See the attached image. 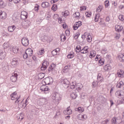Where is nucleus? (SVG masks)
<instances>
[{"label":"nucleus","instance_id":"obj_1","mask_svg":"<svg viewBox=\"0 0 124 124\" xmlns=\"http://www.w3.org/2000/svg\"><path fill=\"white\" fill-rule=\"evenodd\" d=\"M52 99L55 100L56 102L61 101L62 100V95L58 93H54L51 94Z\"/></svg>","mask_w":124,"mask_h":124},{"label":"nucleus","instance_id":"obj_2","mask_svg":"<svg viewBox=\"0 0 124 124\" xmlns=\"http://www.w3.org/2000/svg\"><path fill=\"white\" fill-rule=\"evenodd\" d=\"M20 73L18 72L17 71H15L13 74L12 76L10 78L12 82H16L17 81V79L18 78V76H19Z\"/></svg>","mask_w":124,"mask_h":124},{"label":"nucleus","instance_id":"obj_3","mask_svg":"<svg viewBox=\"0 0 124 124\" xmlns=\"http://www.w3.org/2000/svg\"><path fill=\"white\" fill-rule=\"evenodd\" d=\"M47 66H49V62L46 60H44L41 67V70H42V71H45V70L47 69Z\"/></svg>","mask_w":124,"mask_h":124},{"label":"nucleus","instance_id":"obj_4","mask_svg":"<svg viewBox=\"0 0 124 124\" xmlns=\"http://www.w3.org/2000/svg\"><path fill=\"white\" fill-rule=\"evenodd\" d=\"M11 63L14 67L18 66V65H19V58L17 57L13 58Z\"/></svg>","mask_w":124,"mask_h":124},{"label":"nucleus","instance_id":"obj_5","mask_svg":"<svg viewBox=\"0 0 124 124\" xmlns=\"http://www.w3.org/2000/svg\"><path fill=\"white\" fill-rule=\"evenodd\" d=\"M54 82V79L51 77H47L45 78L44 83L45 85H51Z\"/></svg>","mask_w":124,"mask_h":124},{"label":"nucleus","instance_id":"obj_6","mask_svg":"<svg viewBox=\"0 0 124 124\" xmlns=\"http://www.w3.org/2000/svg\"><path fill=\"white\" fill-rule=\"evenodd\" d=\"M21 43L23 46H25V47L29 46V39L26 37L22 38L21 39Z\"/></svg>","mask_w":124,"mask_h":124},{"label":"nucleus","instance_id":"obj_7","mask_svg":"<svg viewBox=\"0 0 124 124\" xmlns=\"http://www.w3.org/2000/svg\"><path fill=\"white\" fill-rule=\"evenodd\" d=\"M61 83L63 85V86H69L70 84L69 80L67 79V78H61Z\"/></svg>","mask_w":124,"mask_h":124},{"label":"nucleus","instance_id":"obj_8","mask_svg":"<svg viewBox=\"0 0 124 124\" xmlns=\"http://www.w3.org/2000/svg\"><path fill=\"white\" fill-rule=\"evenodd\" d=\"M16 92H14L12 94H11L10 96L11 97L12 100H15L16 99L15 102L16 103H19V98H17V95H16Z\"/></svg>","mask_w":124,"mask_h":124},{"label":"nucleus","instance_id":"obj_9","mask_svg":"<svg viewBox=\"0 0 124 124\" xmlns=\"http://www.w3.org/2000/svg\"><path fill=\"white\" fill-rule=\"evenodd\" d=\"M40 90L42 92H44L45 93H48V92H49V88L46 84L42 85Z\"/></svg>","mask_w":124,"mask_h":124},{"label":"nucleus","instance_id":"obj_10","mask_svg":"<svg viewBox=\"0 0 124 124\" xmlns=\"http://www.w3.org/2000/svg\"><path fill=\"white\" fill-rule=\"evenodd\" d=\"M82 26V22L78 21L76 22L73 26V28L74 31H76V30H78V28L81 27Z\"/></svg>","mask_w":124,"mask_h":124},{"label":"nucleus","instance_id":"obj_11","mask_svg":"<svg viewBox=\"0 0 124 124\" xmlns=\"http://www.w3.org/2000/svg\"><path fill=\"white\" fill-rule=\"evenodd\" d=\"M19 47L16 46H14L12 47V51L15 55H18L19 54Z\"/></svg>","mask_w":124,"mask_h":124},{"label":"nucleus","instance_id":"obj_12","mask_svg":"<svg viewBox=\"0 0 124 124\" xmlns=\"http://www.w3.org/2000/svg\"><path fill=\"white\" fill-rule=\"evenodd\" d=\"M76 83L74 82H72V83H70L69 85L67 86V89H71V90H74L75 88H76Z\"/></svg>","mask_w":124,"mask_h":124},{"label":"nucleus","instance_id":"obj_13","mask_svg":"<svg viewBox=\"0 0 124 124\" xmlns=\"http://www.w3.org/2000/svg\"><path fill=\"white\" fill-rule=\"evenodd\" d=\"M5 57H6V52L0 49V60H4Z\"/></svg>","mask_w":124,"mask_h":124},{"label":"nucleus","instance_id":"obj_14","mask_svg":"<svg viewBox=\"0 0 124 124\" xmlns=\"http://www.w3.org/2000/svg\"><path fill=\"white\" fill-rule=\"evenodd\" d=\"M88 116L86 114H79L78 115V118L80 120V121H85V120H87Z\"/></svg>","mask_w":124,"mask_h":124},{"label":"nucleus","instance_id":"obj_15","mask_svg":"<svg viewBox=\"0 0 124 124\" xmlns=\"http://www.w3.org/2000/svg\"><path fill=\"white\" fill-rule=\"evenodd\" d=\"M56 68V64L52 63L50 64V65L49 66V68L48 69V71L49 73L52 72V71H54V70Z\"/></svg>","mask_w":124,"mask_h":124},{"label":"nucleus","instance_id":"obj_16","mask_svg":"<svg viewBox=\"0 0 124 124\" xmlns=\"http://www.w3.org/2000/svg\"><path fill=\"white\" fill-rule=\"evenodd\" d=\"M32 59L33 60V61H32V65L34 66H36L37 65V58H36V57L35 56H33L32 57Z\"/></svg>","mask_w":124,"mask_h":124},{"label":"nucleus","instance_id":"obj_17","mask_svg":"<svg viewBox=\"0 0 124 124\" xmlns=\"http://www.w3.org/2000/svg\"><path fill=\"white\" fill-rule=\"evenodd\" d=\"M116 31H118V32H120V31H122L124 27L121 25H116L115 27Z\"/></svg>","mask_w":124,"mask_h":124},{"label":"nucleus","instance_id":"obj_18","mask_svg":"<svg viewBox=\"0 0 124 124\" xmlns=\"http://www.w3.org/2000/svg\"><path fill=\"white\" fill-rule=\"evenodd\" d=\"M117 75H118V77L120 78H124V71L123 70H119L117 72Z\"/></svg>","mask_w":124,"mask_h":124},{"label":"nucleus","instance_id":"obj_19","mask_svg":"<svg viewBox=\"0 0 124 124\" xmlns=\"http://www.w3.org/2000/svg\"><path fill=\"white\" fill-rule=\"evenodd\" d=\"M22 26L28 28V27H30V26H31V21H30V20H26L23 22Z\"/></svg>","mask_w":124,"mask_h":124},{"label":"nucleus","instance_id":"obj_20","mask_svg":"<svg viewBox=\"0 0 124 124\" xmlns=\"http://www.w3.org/2000/svg\"><path fill=\"white\" fill-rule=\"evenodd\" d=\"M7 14L5 12H0V19H6Z\"/></svg>","mask_w":124,"mask_h":124},{"label":"nucleus","instance_id":"obj_21","mask_svg":"<svg viewBox=\"0 0 124 124\" xmlns=\"http://www.w3.org/2000/svg\"><path fill=\"white\" fill-rule=\"evenodd\" d=\"M63 113L65 114L71 115V114H72V110L70 109L69 108H68L66 110L63 111Z\"/></svg>","mask_w":124,"mask_h":124},{"label":"nucleus","instance_id":"obj_22","mask_svg":"<svg viewBox=\"0 0 124 124\" xmlns=\"http://www.w3.org/2000/svg\"><path fill=\"white\" fill-rule=\"evenodd\" d=\"M15 29H16V26H15V25L9 26L8 27V31L10 32H13V31H15Z\"/></svg>","mask_w":124,"mask_h":124},{"label":"nucleus","instance_id":"obj_23","mask_svg":"<svg viewBox=\"0 0 124 124\" xmlns=\"http://www.w3.org/2000/svg\"><path fill=\"white\" fill-rule=\"evenodd\" d=\"M26 53H27V54H28V56H32V54L33 53V50L31 48H28L26 50Z\"/></svg>","mask_w":124,"mask_h":124},{"label":"nucleus","instance_id":"obj_24","mask_svg":"<svg viewBox=\"0 0 124 124\" xmlns=\"http://www.w3.org/2000/svg\"><path fill=\"white\" fill-rule=\"evenodd\" d=\"M76 87V91H78V92H79V91H81V90H82V88H83V85L82 83H79L77 84Z\"/></svg>","mask_w":124,"mask_h":124},{"label":"nucleus","instance_id":"obj_25","mask_svg":"<svg viewBox=\"0 0 124 124\" xmlns=\"http://www.w3.org/2000/svg\"><path fill=\"white\" fill-rule=\"evenodd\" d=\"M104 69H105V71H109L112 69V67H111L109 64H107L104 66Z\"/></svg>","mask_w":124,"mask_h":124},{"label":"nucleus","instance_id":"obj_26","mask_svg":"<svg viewBox=\"0 0 124 124\" xmlns=\"http://www.w3.org/2000/svg\"><path fill=\"white\" fill-rule=\"evenodd\" d=\"M49 4L48 2H42V7L43 8H46V7H49Z\"/></svg>","mask_w":124,"mask_h":124},{"label":"nucleus","instance_id":"obj_27","mask_svg":"<svg viewBox=\"0 0 124 124\" xmlns=\"http://www.w3.org/2000/svg\"><path fill=\"white\" fill-rule=\"evenodd\" d=\"M70 95L72 99H76L78 96L77 93H76V92H73L72 93H71Z\"/></svg>","mask_w":124,"mask_h":124},{"label":"nucleus","instance_id":"obj_28","mask_svg":"<svg viewBox=\"0 0 124 124\" xmlns=\"http://www.w3.org/2000/svg\"><path fill=\"white\" fill-rule=\"evenodd\" d=\"M82 47H81V46L78 45L76 47V52H77V53H80V51Z\"/></svg>","mask_w":124,"mask_h":124},{"label":"nucleus","instance_id":"obj_29","mask_svg":"<svg viewBox=\"0 0 124 124\" xmlns=\"http://www.w3.org/2000/svg\"><path fill=\"white\" fill-rule=\"evenodd\" d=\"M123 86H124V82L123 81H120L117 84L116 87L117 88H118V89H121Z\"/></svg>","mask_w":124,"mask_h":124},{"label":"nucleus","instance_id":"obj_30","mask_svg":"<svg viewBox=\"0 0 124 124\" xmlns=\"http://www.w3.org/2000/svg\"><path fill=\"white\" fill-rule=\"evenodd\" d=\"M103 9V6L100 5L96 9L97 12H101V11Z\"/></svg>","mask_w":124,"mask_h":124},{"label":"nucleus","instance_id":"obj_31","mask_svg":"<svg viewBox=\"0 0 124 124\" xmlns=\"http://www.w3.org/2000/svg\"><path fill=\"white\" fill-rule=\"evenodd\" d=\"M122 93H124L123 92L118 91L115 93V95H116V96H122Z\"/></svg>","mask_w":124,"mask_h":124},{"label":"nucleus","instance_id":"obj_32","mask_svg":"<svg viewBox=\"0 0 124 124\" xmlns=\"http://www.w3.org/2000/svg\"><path fill=\"white\" fill-rule=\"evenodd\" d=\"M76 111H78L79 113H82L84 112V109L80 107H79L78 108H76Z\"/></svg>","mask_w":124,"mask_h":124},{"label":"nucleus","instance_id":"obj_33","mask_svg":"<svg viewBox=\"0 0 124 124\" xmlns=\"http://www.w3.org/2000/svg\"><path fill=\"white\" fill-rule=\"evenodd\" d=\"M61 40L62 42H64V41H65V40H66V37L65 36V35H64L63 34L61 35Z\"/></svg>","mask_w":124,"mask_h":124},{"label":"nucleus","instance_id":"obj_34","mask_svg":"<svg viewBox=\"0 0 124 124\" xmlns=\"http://www.w3.org/2000/svg\"><path fill=\"white\" fill-rule=\"evenodd\" d=\"M62 15L64 17H66L69 15V12L68 11H65L64 12L62 13Z\"/></svg>","mask_w":124,"mask_h":124},{"label":"nucleus","instance_id":"obj_35","mask_svg":"<svg viewBox=\"0 0 124 124\" xmlns=\"http://www.w3.org/2000/svg\"><path fill=\"white\" fill-rule=\"evenodd\" d=\"M51 9L53 10V11H57V9H58V5L57 4H53Z\"/></svg>","mask_w":124,"mask_h":124},{"label":"nucleus","instance_id":"obj_36","mask_svg":"<svg viewBox=\"0 0 124 124\" xmlns=\"http://www.w3.org/2000/svg\"><path fill=\"white\" fill-rule=\"evenodd\" d=\"M98 62L101 64V65H103L104 64V59L101 58L98 60Z\"/></svg>","mask_w":124,"mask_h":124},{"label":"nucleus","instance_id":"obj_37","mask_svg":"<svg viewBox=\"0 0 124 124\" xmlns=\"http://www.w3.org/2000/svg\"><path fill=\"white\" fill-rule=\"evenodd\" d=\"M38 9H39V5H38V4H36L34 7V10L36 12H37L38 11Z\"/></svg>","mask_w":124,"mask_h":124},{"label":"nucleus","instance_id":"obj_38","mask_svg":"<svg viewBox=\"0 0 124 124\" xmlns=\"http://www.w3.org/2000/svg\"><path fill=\"white\" fill-rule=\"evenodd\" d=\"M20 18L22 20H26L28 18V15H21Z\"/></svg>","mask_w":124,"mask_h":124},{"label":"nucleus","instance_id":"obj_39","mask_svg":"<svg viewBox=\"0 0 124 124\" xmlns=\"http://www.w3.org/2000/svg\"><path fill=\"white\" fill-rule=\"evenodd\" d=\"M20 18L22 20H26L28 18V15H21Z\"/></svg>","mask_w":124,"mask_h":124},{"label":"nucleus","instance_id":"obj_40","mask_svg":"<svg viewBox=\"0 0 124 124\" xmlns=\"http://www.w3.org/2000/svg\"><path fill=\"white\" fill-rule=\"evenodd\" d=\"M68 59H73L74 58V53H70L67 55Z\"/></svg>","mask_w":124,"mask_h":124},{"label":"nucleus","instance_id":"obj_41","mask_svg":"<svg viewBox=\"0 0 124 124\" xmlns=\"http://www.w3.org/2000/svg\"><path fill=\"white\" fill-rule=\"evenodd\" d=\"M41 100H42V101H43V103H44V104H47V103H48V100L46 98H41Z\"/></svg>","mask_w":124,"mask_h":124},{"label":"nucleus","instance_id":"obj_42","mask_svg":"<svg viewBox=\"0 0 124 124\" xmlns=\"http://www.w3.org/2000/svg\"><path fill=\"white\" fill-rule=\"evenodd\" d=\"M70 67H71V65H67L64 67L63 70L64 71H66V70H67V69H70Z\"/></svg>","mask_w":124,"mask_h":124},{"label":"nucleus","instance_id":"obj_43","mask_svg":"<svg viewBox=\"0 0 124 124\" xmlns=\"http://www.w3.org/2000/svg\"><path fill=\"white\" fill-rule=\"evenodd\" d=\"M111 123L113 124H116L117 123V118L116 117H113L111 119Z\"/></svg>","mask_w":124,"mask_h":124},{"label":"nucleus","instance_id":"obj_44","mask_svg":"<svg viewBox=\"0 0 124 124\" xmlns=\"http://www.w3.org/2000/svg\"><path fill=\"white\" fill-rule=\"evenodd\" d=\"M119 58L120 59H121V62H124V53L121 54L119 55Z\"/></svg>","mask_w":124,"mask_h":124},{"label":"nucleus","instance_id":"obj_45","mask_svg":"<svg viewBox=\"0 0 124 124\" xmlns=\"http://www.w3.org/2000/svg\"><path fill=\"white\" fill-rule=\"evenodd\" d=\"M99 14H97V15H96V16H95V18H94V21L95 22H98V20L99 19Z\"/></svg>","mask_w":124,"mask_h":124},{"label":"nucleus","instance_id":"obj_46","mask_svg":"<svg viewBox=\"0 0 124 124\" xmlns=\"http://www.w3.org/2000/svg\"><path fill=\"white\" fill-rule=\"evenodd\" d=\"M88 35L89 34H88L87 33H84V34L82 35L81 37L82 39H86Z\"/></svg>","mask_w":124,"mask_h":124},{"label":"nucleus","instance_id":"obj_47","mask_svg":"<svg viewBox=\"0 0 124 124\" xmlns=\"http://www.w3.org/2000/svg\"><path fill=\"white\" fill-rule=\"evenodd\" d=\"M74 16H75L76 18H79V17H80V13L78 12H76L74 14Z\"/></svg>","mask_w":124,"mask_h":124},{"label":"nucleus","instance_id":"obj_48","mask_svg":"<svg viewBox=\"0 0 124 124\" xmlns=\"http://www.w3.org/2000/svg\"><path fill=\"white\" fill-rule=\"evenodd\" d=\"M86 39L88 41V42H91V41H92V39H93V38H92V36L90 35H88L87 37L86 38Z\"/></svg>","mask_w":124,"mask_h":124},{"label":"nucleus","instance_id":"obj_49","mask_svg":"<svg viewBox=\"0 0 124 124\" xmlns=\"http://www.w3.org/2000/svg\"><path fill=\"white\" fill-rule=\"evenodd\" d=\"M119 19L120 20V21H122V22H124V17L123 15H120L119 16Z\"/></svg>","mask_w":124,"mask_h":124},{"label":"nucleus","instance_id":"obj_50","mask_svg":"<svg viewBox=\"0 0 124 124\" xmlns=\"http://www.w3.org/2000/svg\"><path fill=\"white\" fill-rule=\"evenodd\" d=\"M28 57H29V55L25 51V53L23 54V58L26 60V59H28Z\"/></svg>","mask_w":124,"mask_h":124},{"label":"nucleus","instance_id":"obj_51","mask_svg":"<svg viewBox=\"0 0 124 124\" xmlns=\"http://www.w3.org/2000/svg\"><path fill=\"white\" fill-rule=\"evenodd\" d=\"M104 4H105V6L106 7H108V6H109V0H106V1H105Z\"/></svg>","mask_w":124,"mask_h":124},{"label":"nucleus","instance_id":"obj_52","mask_svg":"<svg viewBox=\"0 0 124 124\" xmlns=\"http://www.w3.org/2000/svg\"><path fill=\"white\" fill-rule=\"evenodd\" d=\"M82 50L83 51H84L85 53L86 54H87V53H88V47H86V46H85L83 48H82Z\"/></svg>","mask_w":124,"mask_h":124},{"label":"nucleus","instance_id":"obj_53","mask_svg":"<svg viewBox=\"0 0 124 124\" xmlns=\"http://www.w3.org/2000/svg\"><path fill=\"white\" fill-rule=\"evenodd\" d=\"M45 53L44 50V49H41L39 52H38V55H43Z\"/></svg>","mask_w":124,"mask_h":124},{"label":"nucleus","instance_id":"obj_54","mask_svg":"<svg viewBox=\"0 0 124 124\" xmlns=\"http://www.w3.org/2000/svg\"><path fill=\"white\" fill-rule=\"evenodd\" d=\"M85 15L86 16V17H91V16H92V12H86L85 13Z\"/></svg>","mask_w":124,"mask_h":124},{"label":"nucleus","instance_id":"obj_55","mask_svg":"<svg viewBox=\"0 0 124 124\" xmlns=\"http://www.w3.org/2000/svg\"><path fill=\"white\" fill-rule=\"evenodd\" d=\"M24 114L23 113H20V115H19V119H21V121H22V120H23L24 119Z\"/></svg>","mask_w":124,"mask_h":124},{"label":"nucleus","instance_id":"obj_56","mask_svg":"<svg viewBox=\"0 0 124 124\" xmlns=\"http://www.w3.org/2000/svg\"><path fill=\"white\" fill-rule=\"evenodd\" d=\"M9 0V1H12L13 0L14 3H19V2H20V0Z\"/></svg>","mask_w":124,"mask_h":124},{"label":"nucleus","instance_id":"obj_57","mask_svg":"<svg viewBox=\"0 0 124 124\" xmlns=\"http://www.w3.org/2000/svg\"><path fill=\"white\" fill-rule=\"evenodd\" d=\"M109 122V119H107L101 122V124H107Z\"/></svg>","mask_w":124,"mask_h":124},{"label":"nucleus","instance_id":"obj_58","mask_svg":"<svg viewBox=\"0 0 124 124\" xmlns=\"http://www.w3.org/2000/svg\"><path fill=\"white\" fill-rule=\"evenodd\" d=\"M87 9V7L85 6H82L80 7V11H83L84 10H86Z\"/></svg>","mask_w":124,"mask_h":124},{"label":"nucleus","instance_id":"obj_59","mask_svg":"<svg viewBox=\"0 0 124 124\" xmlns=\"http://www.w3.org/2000/svg\"><path fill=\"white\" fill-rule=\"evenodd\" d=\"M97 80H98V81H101V74H98V75H97Z\"/></svg>","mask_w":124,"mask_h":124},{"label":"nucleus","instance_id":"obj_60","mask_svg":"<svg viewBox=\"0 0 124 124\" xmlns=\"http://www.w3.org/2000/svg\"><path fill=\"white\" fill-rule=\"evenodd\" d=\"M79 36H80V33H78L75 35L74 38H75V39H78V37H79Z\"/></svg>","mask_w":124,"mask_h":124},{"label":"nucleus","instance_id":"obj_61","mask_svg":"<svg viewBox=\"0 0 124 124\" xmlns=\"http://www.w3.org/2000/svg\"><path fill=\"white\" fill-rule=\"evenodd\" d=\"M43 20L41 18H38L36 19V22L38 23V24H40V23H41L42 22Z\"/></svg>","mask_w":124,"mask_h":124},{"label":"nucleus","instance_id":"obj_62","mask_svg":"<svg viewBox=\"0 0 124 124\" xmlns=\"http://www.w3.org/2000/svg\"><path fill=\"white\" fill-rule=\"evenodd\" d=\"M21 15H28V13L25 11H23L21 12Z\"/></svg>","mask_w":124,"mask_h":124},{"label":"nucleus","instance_id":"obj_63","mask_svg":"<svg viewBox=\"0 0 124 124\" xmlns=\"http://www.w3.org/2000/svg\"><path fill=\"white\" fill-rule=\"evenodd\" d=\"M28 101H29V98H27L26 99L25 103L24 104V105H25V107L27 106V105H28V104H29Z\"/></svg>","mask_w":124,"mask_h":124},{"label":"nucleus","instance_id":"obj_64","mask_svg":"<svg viewBox=\"0 0 124 124\" xmlns=\"http://www.w3.org/2000/svg\"><path fill=\"white\" fill-rule=\"evenodd\" d=\"M51 55H52V56H56V55H57V52H56V51H55V50H53L51 52Z\"/></svg>","mask_w":124,"mask_h":124}]
</instances>
